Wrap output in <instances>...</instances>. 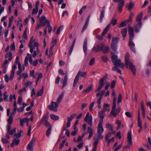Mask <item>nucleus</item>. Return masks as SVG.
<instances>
[{"mask_svg": "<svg viewBox=\"0 0 151 151\" xmlns=\"http://www.w3.org/2000/svg\"><path fill=\"white\" fill-rule=\"evenodd\" d=\"M64 95V93H62L58 98L57 103L53 101L51 102V104L48 106V109L50 110L54 111H57L58 110L57 108L58 106V104L62 100Z\"/></svg>", "mask_w": 151, "mask_h": 151, "instance_id": "nucleus-1", "label": "nucleus"}, {"mask_svg": "<svg viewBox=\"0 0 151 151\" xmlns=\"http://www.w3.org/2000/svg\"><path fill=\"white\" fill-rule=\"evenodd\" d=\"M116 97L115 96H114L113 100V106L111 109V111L110 112L109 117H111L113 116L114 117H116L117 115H118L119 112L121 110V106H119L118 109L115 110L116 106Z\"/></svg>", "mask_w": 151, "mask_h": 151, "instance_id": "nucleus-2", "label": "nucleus"}, {"mask_svg": "<svg viewBox=\"0 0 151 151\" xmlns=\"http://www.w3.org/2000/svg\"><path fill=\"white\" fill-rule=\"evenodd\" d=\"M136 20L137 23L134 26V30L136 32H138L140 29L141 27L142 12L137 15Z\"/></svg>", "mask_w": 151, "mask_h": 151, "instance_id": "nucleus-3", "label": "nucleus"}, {"mask_svg": "<svg viewBox=\"0 0 151 151\" xmlns=\"http://www.w3.org/2000/svg\"><path fill=\"white\" fill-rule=\"evenodd\" d=\"M118 56L115 55L112 56V62L115 66H118L122 69L124 67V64L121 62L120 59H118Z\"/></svg>", "mask_w": 151, "mask_h": 151, "instance_id": "nucleus-4", "label": "nucleus"}, {"mask_svg": "<svg viewBox=\"0 0 151 151\" xmlns=\"http://www.w3.org/2000/svg\"><path fill=\"white\" fill-rule=\"evenodd\" d=\"M86 73L85 72H81V70H79V71L74 81L73 84V87H75L76 86L79 80V76H80L82 77H85L86 76Z\"/></svg>", "mask_w": 151, "mask_h": 151, "instance_id": "nucleus-5", "label": "nucleus"}, {"mask_svg": "<svg viewBox=\"0 0 151 151\" xmlns=\"http://www.w3.org/2000/svg\"><path fill=\"white\" fill-rule=\"evenodd\" d=\"M46 17L45 16H43L39 19L40 24H37L36 27V29H38L39 28L42 26H44L47 24V20Z\"/></svg>", "mask_w": 151, "mask_h": 151, "instance_id": "nucleus-6", "label": "nucleus"}, {"mask_svg": "<svg viewBox=\"0 0 151 151\" xmlns=\"http://www.w3.org/2000/svg\"><path fill=\"white\" fill-rule=\"evenodd\" d=\"M48 118L49 116L48 115H44L40 122V123H42L47 127L51 126L49 122L48 121Z\"/></svg>", "mask_w": 151, "mask_h": 151, "instance_id": "nucleus-7", "label": "nucleus"}, {"mask_svg": "<svg viewBox=\"0 0 151 151\" xmlns=\"http://www.w3.org/2000/svg\"><path fill=\"white\" fill-rule=\"evenodd\" d=\"M110 28V24H109L104 30L103 32L102 33L101 35V36L99 35H97L96 36V38L98 40H102L103 37L107 32L108 29H109Z\"/></svg>", "mask_w": 151, "mask_h": 151, "instance_id": "nucleus-8", "label": "nucleus"}, {"mask_svg": "<svg viewBox=\"0 0 151 151\" xmlns=\"http://www.w3.org/2000/svg\"><path fill=\"white\" fill-rule=\"evenodd\" d=\"M84 121L87 122L90 126H92V117L91 115L89 116V113L88 112L84 119Z\"/></svg>", "mask_w": 151, "mask_h": 151, "instance_id": "nucleus-9", "label": "nucleus"}, {"mask_svg": "<svg viewBox=\"0 0 151 151\" xmlns=\"http://www.w3.org/2000/svg\"><path fill=\"white\" fill-rule=\"evenodd\" d=\"M113 1L114 2H119L121 1V2L119 3L118 4V10L120 12H121L122 10V8L124 6L125 3L124 0H113Z\"/></svg>", "mask_w": 151, "mask_h": 151, "instance_id": "nucleus-10", "label": "nucleus"}, {"mask_svg": "<svg viewBox=\"0 0 151 151\" xmlns=\"http://www.w3.org/2000/svg\"><path fill=\"white\" fill-rule=\"evenodd\" d=\"M36 138L35 137H33L30 143L28 144L27 147V149H28L27 151H33L32 149L35 142Z\"/></svg>", "mask_w": 151, "mask_h": 151, "instance_id": "nucleus-11", "label": "nucleus"}, {"mask_svg": "<svg viewBox=\"0 0 151 151\" xmlns=\"http://www.w3.org/2000/svg\"><path fill=\"white\" fill-rule=\"evenodd\" d=\"M129 54L128 52H127L125 55V67L127 68L129 67V63L131 62L129 61Z\"/></svg>", "mask_w": 151, "mask_h": 151, "instance_id": "nucleus-12", "label": "nucleus"}, {"mask_svg": "<svg viewBox=\"0 0 151 151\" xmlns=\"http://www.w3.org/2000/svg\"><path fill=\"white\" fill-rule=\"evenodd\" d=\"M127 138L129 145H127L126 146V148H129L130 146L132 145V135L131 131L129 132L128 133Z\"/></svg>", "mask_w": 151, "mask_h": 151, "instance_id": "nucleus-13", "label": "nucleus"}, {"mask_svg": "<svg viewBox=\"0 0 151 151\" xmlns=\"http://www.w3.org/2000/svg\"><path fill=\"white\" fill-rule=\"evenodd\" d=\"M140 109H139L138 111V119H137V123L139 127H140V129L138 130V132L140 133L141 131V129L142 128V124L141 123V119L140 117Z\"/></svg>", "mask_w": 151, "mask_h": 151, "instance_id": "nucleus-14", "label": "nucleus"}, {"mask_svg": "<svg viewBox=\"0 0 151 151\" xmlns=\"http://www.w3.org/2000/svg\"><path fill=\"white\" fill-rule=\"evenodd\" d=\"M105 111H106L102 110L101 111L99 112L98 115L100 118L99 122L103 123V119L105 115Z\"/></svg>", "mask_w": 151, "mask_h": 151, "instance_id": "nucleus-15", "label": "nucleus"}, {"mask_svg": "<svg viewBox=\"0 0 151 151\" xmlns=\"http://www.w3.org/2000/svg\"><path fill=\"white\" fill-rule=\"evenodd\" d=\"M103 44H101L100 45L94 46L93 48V50L95 51L96 52L102 51L103 48Z\"/></svg>", "mask_w": 151, "mask_h": 151, "instance_id": "nucleus-16", "label": "nucleus"}, {"mask_svg": "<svg viewBox=\"0 0 151 151\" xmlns=\"http://www.w3.org/2000/svg\"><path fill=\"white\" fill-rule=\"evenodd\" d=\"M129 46L131 50L134 53H135L136 50L134 48V44L132 41V40L131 39L129 40Z\"/></svg>", "mask_w": 151, "mask_h": 151, "instance_id": "nucleus-17", "label": "nucleus"}, {"mask_svg": "<svg viewBox=\"0 0 151 151\" xmlns=\"http://www.w3.org/2000/svg\"><path fill=\"white\" fill-rule=\"evenodd\" d=\"M129 39L133 40L134 37V29L132 27H129L128 29Z\"/></svg>", "mask_w": 151, "mask_h": 151, "instance_id": "nucleus-18", "label": "nucleus"}, {"mask_svg": "<svg viewBox=\"0 0 151 151\" xmlns=\"http://www.w3.org/2000/svg\"><path fill=\"white\" fill-rule=\"evenodd\" d=\"M129 66L131 70L134 75H135L136 74V69L135 67L133 65L132 63L131 62L129 63Z\"/></svg>", "mask_w": 151, "mask_h": 151, "instance_id": "nucleus-19", "label": "nucleus"}, {"mask_svg": "<svg viewBox=\"0 0 151 151\" xmlns=\"http://www.w3.org/2000/svg\"><path fill=\"white\" fill-rule=\"evenodd\" d=\"M90 17V16L89 15L88 16L87 18L86 21L85 22V23L83 27V28L82 29L81 32L82 33H83L86 29L88 25V24L89 19Z\"/></svg>", "mask_w": 151, "mask_h": 151, "instance_id": "nucleus-20", "label": "nucleus"}, {"mask_svg": "<svg viewBox=\"0 0 151 151\" xmlns=\"http://www.w3.org/2000/svg\"><path fill=\"white\" fill-rule=\"evenodd\" d=\"M103 123L99 122L98 125V128L97 130V133L101 132L103 133L104 131L103 127L102 126Z\"/></svg>", "mask_w": 151, "mask_h": 151, "instance_id": "nucleus-21", "label": "nucleus"}, {"mask_svg": "<svg viewBox=\"0 0 151 151\" xmlns=\"http://www.w3.org/2000/svg\"><path fill=\"white\" fill-rule=\"evenodd\" d=\"M87 39H86L84 42L83 48L84 52L86 55L87 54Z\"/></svg>", "mask_w": 151, "mask_h": 151, "instance_id": "nucleus-22", "label": "nucleus"}, {"mask_svg": "<svg viewBox=\"0 0 151 151\" xmlns=\"http://www.w3.org/2000/svg\"><path fill=\"white\" fill-rule=\"evenodd\" d=\"M88 133L89 134L88 137V139L89 140L92 137L93 134V130L90 127L87 128Z\"/></svg>", "mask_w": 151, "mask_h": 151, "instance_id": "nucleus-23", "label": "nucleus"}, {"mask_svg": "<svg viewBox=\"0 0 151 151\" xmlns=\"http://www.w3.org/2000/svg\"><path fill=\"white\" fill-rule=\"evenodd\" d=\"M68 78V75L67 73H66L64 77V79L63 83V85L62 87V89H63L66 85L67 83Z\"/></svg>", "mask_w": 151, "mask_h": 151, "instance_id": "nucleus-24", "label": "nucleus"}, {"mask_svg": "<svg viewBox=\"0 0 151 151\" xmlns=\"http://www.w3.org/2000/svg\"><path fill=\"white\" fill-rule=\"evenodd\" d=\"M148 140L149 145L144 144V146L146 147L147 149L150 150H151V139L149 137H148Z\"/></svg>", "mask_w": 151, "mask_h": 151, "instance_id": "nucleus-25", "label": "nucleus"}, {"mask_svg": "<svg viewBox=\"0 0 151 151\" xmlns=\"http://www.w3.org/2000/svg\"><path fill=\"white\" fill-rule=\"evenodd\" d=\"M105 8L104 7H103L102 10L101 11V14L100 17V20L101 22H102L103 18L104 17Z\"/></svg>", "mask_w": 151, "mask_h": 151, "instance_id": "nucleus-26", "label": "nucleus"}, {"mask_svg": "<svg viewBox=\"0 0 151 151\" xmlns=\"http://www.w3.org/2000/svg\"><path fill=\"white\" fill-rule=\"evenodd\" d=\"M102 51L104 54H106L109 51V48L108 46H105L103 45V47Z\"/></svg>", "mask_w": 151, "mask_h": 151, "instance_id": "nucleus-27", "label": "nucleus"}, {"mask_svg": "<svg viewBox=\"0 0 151 151\" xmlns=\"http://www.w3.org/2000/svg\"><path fill=\"white\" fill-rule=\"evenodd\" d=\"M6 58H8V60L9 61H11L12 58V53L9 52L7 53L5 56Z\"/></svg>", "mask_w": 151, "mask_h": 151, "instance_id": "nucleus-28", "label": "nucleus"}, {"mask_svg": "<svg viewBox=\"0 0 151 151\" xmlns=\"http://www.w3.org/2000/svg\"><path fill=\"white\" fill-rule=\"evenodd\" d=\"M47 27H48V32L50 33L52 31V27L50 25V21L48 19L47 20Z\"/></svg>", "mask_w": 151, "mask_h": 151, "instance_id": "nucleus-29", "label": "nucleus"}, {"mask_svg": "<svg viewBox=\"0 0 151 151\" xmlns=\"http://www.w3.org/2000/svg\"><path fill=\"white\" fill-rule=\"evenodd\" d=\"M134 5L132 2H130L129 4H127V7L129 11H130L133 9Z\"/></svg>", "mask_w": 151, "mask_h": 151, "instance_id": "nucleus-30", "label": "nucleus"}, {"mask_svg": "<svg viewBox=\"0 0 151 151\" xmlns=\"http://www.w3.org/2000/svg\"><path fill=\"white\" fill-rule=\"evenodd\" d=\"M127 31V28H125L122 29L121 31V32L122 36L124 38H125L126 35Z\"/></svg>", "mask_w": 151, "mask_h": 151, "instance_id": "nucleus-31", "label": "nucleus"}, {"mask_svg": "<svg viewBox=\"0 0 151 151\" xmlns=\"http://www.w3.org/2000/svg\"><path fill=\"white\" fill-rule=\"evenodd\" d=\"M119 41V38L117 37L112 38L111 44H117Z\"/></svg>", "mask_w": 151, "mask_h": 151, "instance_id": "nucleus-32", "label": "nucleus"}, {"mask_svg": "<svg viewBox=\"0 0 151 151\" xmlns=\"http://www.w3.org/2000/svg\"><path fill=\"white\" fill-rule=\"evenodd\" d=\"M50 117L52 119L55 121L58 120L59 119V117L58 116L53 114H50Z\"/></svg>", "mask_w": 151, "mask_h": 151, "instance_id": "nucleus-33", "label": "nucleus"}, {"mask_svg": "<svg viewBox=\"0 0 151 151\" xmlns=\"http://www.w3.org/2000/svg\"><path fill=\"white\" fill-rule=\"evenodd\" d=\"M105 92V91L102 90L101 91L99 92L96 95V96L98 97V96H100L99 98H101L102 99L103 98V95Z\"/></svg>", "mask_w": 151, "mask_h": 151, "instance_id": "nucleus-34", "label": "nucleus"}, {"mask_svg": "<svg viewBox=\"0 0 151 151\" xmlns=\"http://www.w3.org/2000/svg\"><path fill=\"white\" fill-rule=\"evenodd\" d=\"M100 85L98 86V88L96 89L95 91V92H97L100 90L103 87L104 85V83H103L101 82H99Z\"/></svg>", "mask_w": 151, "mask_h": 151, "instance_id": "nucleus-35", "label": "nucleus"}, {"mask_svg": "<svg viewBox=\"0 0 151 151\" xmlns=\"http://www.w3.org/2000/svg\"><path fill=\"white\" fill-rule=\"evenodd\" d=\"M102 133H101V132L99 133H97L98 136H96L94 137V139H103V136L102 134Z\"/></svg>", "mask_w": 151, "mask_h": 151, "instance_id": "nucleus-36", "label": "nucleus"}, {"mask_svg": "<svg viewBox=\"0 0 151 151\" xmlns=\"http://www.w3.org/2000/svg\"><path fill=\"white\" fill-rule=\"evenodd\" d=\"M112 70L114 71H117V72L120 74H122V73L121 70L117 66L113 67Z\"/></svg>", "mask_w": 151, "mask_h": 151, "instance_id": "nucleus-37", "label": "nucleus"}, {"mask_svg": "<svg viewBox=\"0 0 151 151\" xmlns=\"http://www.w3.org/2000/svg\"><path fill=\"white\" fill-rule=\"evenodd\" d=\"M43 91L44 87H43L40 90L37 91V96H41L43 93Z\"/></svg>", "mask_w": 151, "mask_h": 151, "instance_id": "nucleus-38", "label": "nucleus"}, {"mask_svg": "<svg viewBox=\"0 0 151 151\" xmlns=\"http://www.w3.org/2000/svg\"><path fill=\"white\" fill-rule=\"evenodd\" d=\"M93 85H92V84L90 85V86L89 87H88L86 88V89L85 90V91L86 92L88 93V92L91 91L92 89V88H93Z\"/></svg>", "mask_w": 151, "mask_h": 151, "instance_id": "nucleus-39", "label": "nucleus"}, {"mask_svg": "<svg viewBox=\"0 0 151 151\" xmlns=\"http://www.w3.org/2000/svg\"><path fill=\"white\" fill-rule=\"evenodd\" d=\"M108 74L107 73L104 76L99 80V82H101L103 83H104V81L108 78Z\"/></svg>", "mask_w": 151, "mask_h": 151, "instance_id": "nucleus-40", "label": "nucleus"}, {"mask_svg": "<svg viewBox=\"0 0 151 151\" xmlns=\"http://www.w3.org/2000/svg\"><path fill=\"white\" fill-rule=\"evenodd\" d=\"M48 128L46 132V134L47 137H49L51 133L52 126H50L48 127Z\"/></svg>", "mask_w": 151, "mask_h": 151, "instance_id": "nucleus-41", "label": "nucleus"}, {"mask_svg": "<svg viewBox=\"0 0 151 151\" xmlns=\"http://www.w3.org/2000/svg\"><path fill=\"white\" fill-rule=\"evenodd\" d=\"M8 93L7 91H5L3 94L4 96V100L5 101H8Z\"/></svg>", "mask_w": 151, "mask_h": 151, "instance_id": "nucleus-42", "label": "nucleus"}, {"mask_svg": "<svg viewBox=\"0 0 151 151\" xmlns=\"http://www.w3.org/2000/svg\"><path fill=\"white\" fill-rule=\"evenodd\" d=\"M134 14L133 13H131L129 16L128 19L127 20H126L127 21V23L132 22V18Z\"/></svg>", "mask_w": 151, "mask_h": 151, "instance_id": "nucleus-43", "label": "nucleus"}, {"mask_svg": "<svg viewBox=\"0 0 151 151\" xmlns=\"http://www.w3.org/2000/svg\"><path fill=\"white\" fill-rule=\"evenodd\" d=\"M27 28L26 27L25 30L24 32V33L22 35V37L23 39H24L25 40H27Z\"/></svg>", "mask_w": 151, "mask_h": 151, "instance_id": "nucleus-44", "label": "nucleus"}, {"mask_svg": "<svg viewBox=\"0 0 151 151\" xmlns=\"http://www.w3.org/2000/svg\"><path fill=\"white\" fill-rule=\"evenodd\" d=\"M38 11V8H33L32 10V14L34 15L35 14H37Z\"/></svg>", "mask_w": 151, "mask_h": 151, "instance_id": "nucleus-45", "label": "nucleus"}, {"mask_svg": "<svg viewBox=\"0 0 151 151\" xmlns=\"http://www.w3.org/2000/svg\"><path fill=\"white\" fill-rule=\"evenodd\" d=\"M40 52V51L39 50V48H37V50H35L34 51V53L32 55V57L33 58H35L36 55H38Z\"/></svg>", "mask_w": 151, "mask_h": 151, "instance_id": "nucleus-46", "label": "nucleus"}, {"mask_svg": "<svg viewBox=\"0 0 151 151\" xmlns=\"http://www.w3.org/2000/svg\"><path fill=\"white\" fill-rule=\"evenodd\" d=\"M117 22V20L116 19L113 18L111 21L110 23L109 24H112L114 26H115Z\"/></svg>", "mask_w": 151, "mask_h": 151, "instance_id": "nucleus-47", "label": "nucleus"}, {"mask_svg": "<svg viewBox=\"0 0 151 151\" xmlns=\"http://www.w3.org/2000/svg\"><path fill=\"white\" fill-rule=\"evenodd\" d=\"M13 121V118L12 116H10L7 119L8 124H11L12 123Z\"/></svg>", "mask_w": 151, "mask_h": 151, "instance_id": "nucleus-48", "label": "nucleus"}, {"mask_svg": "<svg viewBox=\"0 0 151 151\" xmlns=\"http://www.w3.org/2000/svg\"><path fill=\"white\" fill-rule=\"evenodd\" d=\"M102 60L104 62L107 63L108 60V59L106 55H104L101 57Z\"/></svg>", "mask_w": 151, "mask_h": 151, "instance_id": "nucleus-49", "label": "nucleus"}, {"mask_svg": "<svg viewBox=\"0 0 151 151\" xmlns=\"http://www.w3.org/2000/svg\"><path fill=\"white\" fill-rule=\"evenodd\" d=\"M127 23L126 20L122 22L119 26V27H124L126 26L127 25Z\"/></svg>", "mask_w": 151, "mask_h": 151, "instance_id": "nucleus-50", "label": "nucleus"}, {"mask_svg": "<svg viewBox=\"0 0 151 151\" xmlns=\"http://www.w3.org/2000/svg\"><path fill=\"white\" fill-rule=\"evenodd\" d=\"M63 27L64 26L63 25H60L57 29L56 34L58 35H59L60 33V31L62 30L63 29Z\"/></svg>", "mask_w": 151, "mask_h": 151, "instance_id": "nucleus-51", "label": "nucleus"}, {"mask_svg": "<svg viewBox=\"0 0 151 151\" xmlns=\"http://www.w3.org/2000/svg\"><path fill=\"white\" fill-rule=\"evenodd\" d=\"M35 40V39L34 38V37H32L31 39H30L29 44H28V46L29 47H31V46H32V44L34 41Z\"/></svg>", "mask_w": 151, "mask_h": 151, "instance_id": "nucleus-52", "label": "nucleus"}, {"mask_svg": "<svg viewBox=\"0 0 151 151\" xmlns=\"http://www.w3.org/2000/svg\"><path fill=\"white\" fill-rule=\"evenodd\" d=\"M76 116V114H73L71 115L70 117H68L67 118L68 121L71 122L72 120L74 118V117Z\"/></svg>", "mask_w": 151, "mask_h": 151, "instance_id": "nucleus-53", "label": "nucleus"}, {"mask_svg": "<svg viewBox=\"0 0 151 151\" xmlns=\"http://www.w3.org/2000/svg\"><path fill=\"white\" fill-rule=\"evenodd\" d=\"M116 83V80H113L112 81L111 84V89L114 88L115 86Z\"/></svg>", "mask_w": 151, "mask_h": 151, "instance_id": "nucleus-54", "label": "nucleus"}, {"mask_svg": "<svg viewBox=\"0 0 151 151\" xmlns=\"http://www.w3.org/2000/svg\"><path fill=\"white\" fill-rule=\"evenodd\" d=\"M20 140L19 139H17L16 138L12 140V142L14 144L16 145H18L19 143Z\"/></svg>", "mask_w": 151, "mask_h": 151, "instance_id": "nucleus-55", "label": "nucleus"}, {"mask_svg": "<svg viewBox=\"0 0 151 151\" xmlns=\"http://www.w3.org/2000/svg\"><path fill=\"white\" fill-rule=\"evenodd\" d=\"M122 95L121 93H120L118 96V99L117 102V104H118L121 102L122 100Z\"/></svg>", "mask_w": 151, "mask_h": 151, "instance_id": "nucleus-56", "label": "nucleus"}, {"mask_svg": "<svg viewBox=\"0 0 151 151\" xmlns=\"http://www.w3.org/2000/svg\"><path fill=\"white\" fill-rule=\"evenodd\" d=\"M22 132V130H20L19 132L17 134L15 133L14 135V136H16L17 138H19L21 136V133Z\"/></svg>", "mask_w": 151, "mask_h": 151, "instance_id": "nucleus-57", "label": "nucleus"}, {"mask_svg": "<svg viewBox=\"0 0 151 151\" xmlns=\"http://www.w3.org/2000/svg\"><path fill=\"white\" fill-rule=\"evenodd\" d=\"M111 48L115 52L116 51L117 47L116 44H111Z\"/></svg>", "mask_w": 151, "mask_h": 151, "instance_id": "nucleus-58", "label": "nucleus"}, {"mask_svg": "<svg viewBox=\"0 0 151 151\" xmlns=\"http://www.w3.org/2000/svg\"><path fill=\"white\" fill-rule=\"evenodd\" d=\"M106 128H108L111 131L113 130V128L111 124L109 123H108L106 125Z\"/></svg>", "mask_w": 151, "mask_h": 151, "instance_id": "nucleus-59", "label": "nucleus"}, {"mask_svg": "<svg viewBox=\"0 0 151 151\" xmlns=\"http://www.w3.org/2000/svg\"><path fill=\"white\" fill-rule=\"evenodd\" d=\"M53 48H54V47H50V49L49 51V58H50L52 55V54H53L52 50H53Z\"/></svg>", "mask_w": 151, "mask_h": 151, "instance_id": "nucleus-60", "label": "nucleus"}, {"mask_svg": "<svg viewBox=\"0 0 151 151\" xmlns=\"http://www.w3.org/2000/svg\"><path fill=\"white\" fill-rule=\"evenodd\" d=\"M16 131V128H14L12 129L10 132L9 131V133H8L10 135H13L14 133H15Z\"/></svg>", "mask_w": 151, "mask_h": 151, "instance_id": "nucleus-61", "label": "nucleus"}, {"mask_svg": "<svg viewBox=\"0 0 151 151\" xmlns=\"http://www.w3.org/2000/svg\"><path fill=\"white\" fill-rule=\"evenodd\" d=\"M86 6H85L81 8L79 12V14L80 15H81L82 14L83 11H84L86 9Z\"/></svg>", "mask_w": 151, "mask_h": 151, "instance_id": "nucleus-62", "label": "nucleus"}, {"mask_svg": "<svg viewBox=\"0 0 151 151\" xmlns=\"http://www.w3.org/2000/svg\"><path fill=\"white\" fill-rule=\"evenodd\" d=\"M95 61V59L94 58H92L91 59L89 63V65H92L94 63Z\"/></svg>", "mask_w": 151, "mask_h": 151, "instance_id": "nucleus-63", "label": "nucleus"}, {"mask_svg": "<svg viewBox=\"0 0 151 151\" xmlns=\"http://www.w3.org/2000/svg\"><path fill=\"white\" fill-rule=\"evenodd\" d=\"M22 97L21 96H19L18 97V100H17V104L20 105L21 104V103H22Z\"/></svg>", "mask_w": 151, "mask_h": 151, "instance_id": "nucleus-64", "label": "nucleus"}]
</instances>
